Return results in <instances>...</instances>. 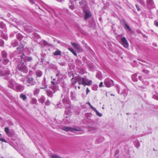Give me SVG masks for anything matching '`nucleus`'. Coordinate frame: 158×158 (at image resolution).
<instances>
[{
    "label": "nucleus",
    "instance_id": "423d86ee",
    "mask_svg": "<svg viewBox=\"0 0 158 158\" xmlns=\"http://www.w3.org/2000/svg\"><path fill=\"white\" fill-rule=\"evenodd\" d=\"M0 76H9L8 77H9L10 76V72L9 70H6L4 72L0 71Z\"/></svg>",
    "mask_w": 158,
    "mask_h": 158
},
{
    "label": "nucleus",
    "instance_id": "9b49d317",
    "mask_svg": "<svg viewBox=\"0 0 158 158\" xmlns=\"http://www.w3.org/2000/svg\"><path fill=\"white\" fill-rule=\"evenodd\" d=\"M24 89V87L22 85H17L16 88L15 89L17 92H21L22 91H23Z\"/></svg>",
    "mask_w": 158,
    "mask_h": 158
},
{
    "label": "nucleus",
    "instance_id": "69168bd1",
    "mask_svg": "<svg viewBox=\"0 0 158 158\" xmlns=\"http://www.w3.org/2000/svg\"><path fill=\"white\" fill-rule=\"evenodd\" d=\"M78 88L79 89H80V86H78Z\"/></svg>",
    "mask_w": 158,
    "mask_h": 158
},
{
    "label": "nucleus",
    "instance_id": "de8ad7c7",
    "mask_svg": "<svg viewBox=\"0 0 158 158\" xmlns=\"http://www.w3.org/2000/svg\"><path fill=\"white\" fill-rule=\"evenodd\" d=\"M143 72L146 73L148 74L149 73V71L147 70H143Z\"/></svg>",
    "mask_w": 158,
    "mask_h": 158
},
{
    "label": "nucleus",
    "instance_id": "f3484780",
    "mask_svg": "<svg viewBox=\"0 0 158 158\" xmlns=\"http://www.w3.org/2000/svg\"><path fill=\"white\" fill-rule=\"evenodd\" d=\"M35 73L37 77H40L42 75V73L41 71L38 70L35 72Z\"/></svg>",
    "mask_w": 158,
    "mask_h": 158
},
{
    "label": "nucleus",
    "instance_id": "c03bdc74",
    "mask_svg": "<svg viewBox=\"0 0 158 158\" xmlns=\"http://www.w3.org/2000/svg\"><path fill=\"white\" fill-rule=\"evenodd\" d=\"M0 42L1 43V44H0V45L1 46H3L4 45V43L3 41V40H1Z\"/></svg>",
    "mask_w": 158,
    "mask_h": 158
},
{
    "label": "nucleus",
    "instance_id": "c85d7f7f",
    "mask_svg": "<svg viewBox=\"0 0 158 158\" xmlns=\"http://www.w3.org/2000/svg\"><path fill=\"white\" fill-rule=\"evenodd\" d=\"M47 95L50 97H52V93L51 91H47Z\"/></svg>",
    "mask_w": 158,
    "mask_h": 158
},
{
    "label": "nucleus",
    "instance_id": "a878e982",
    "mask_svg": "<svg viewBox=\"0 0 158 158\" xmlns=\"http://www.w3.org/2000/svg\"><path fill=\"white\" fill-rule=\"evenodd\" d=\"M102 76L101 73L99 72H98L96 75V77L100 79L101 78Z\"/></svg>",
    "mask_w": 158,
    "mask_h": 158
},
{
    "label": "nucleus",
    "instance_id": "f257e3e1",
    "mask_svg": "<svg viewBox=\"0 0 158 158\" xmlns=\"http://www.w3.org/2000/svg\"><path fill=\"white\" fill-rule=\"evenodd\" d=\"M23 64V62L22 61L21 62L20 64H19L18 69L21 71L26 73L28 71V70L26 67Z\"/></svg>",
    "mask_w": 158,
    "mask_h": 158
},
{
    "label": "nucleus",
    "instance_id": "3c124183",
    "mask_svg": "<svg viewBox=\"0 0 158 158\" xmlns=\"http://www.w3.org/2000/svg\"><path fill=\"white\" fill-rule=\"evenodd\" d=\"M99 86L100 87H102V86H103V82H101L100 83L99 85Z\"/></svg>",
    "mask_w": 158,
    "mask_h": 158
},
{
    "label": "nucleus",
    "instance_id": "dca6fc26",
    "mask_svg": "<svg viewBox=\"0 0 158 158\" xmlns=\"http://www.w3.org/2000/svg\"><path fill=\"white\" fill-rule=\"evenodd\" d=\"M1 55L3 58H6L7 57V53L5 51L1 52Z\"/></svg>",
    "mask_w": 158,
    "mask_h": 158
},
{
    "label": "nucleus",
    "instance_id": "37998d69",
    "mask_svg": "<svg viewBox=\"0 0 158 158\" xmlns=\"http://www.w3.org/2000/svg\"><path fill=\"white\" fill-rule=\"evenodd\" d=\"M29 2L31 3V4H33L35 3L34 1L35 0H29Z\"/></svg>",
    "mask_w": 158,
    "mask_h": 158
},
{
    "label": "nucleus",
    "instance_id": "cd10ccee",
    "mask_svg": "<svg viewBox=\"0 0 158 158\" xmlns=\"http://www.w3.org/2000/svg\"><path fill=\"white\" fill-rule=\"evenodd\" d=\"M71 94V97L72 98V99L73 100H75L76 98V97H75V94L73 93V91H71L70 93Z\"/></svg>",
    "mask_w": 158,
    "mask_h": 158
},
{
    "label": "nucleus",
    "instance_id": "aec40b11",
    "mask_svg": "<svg viewBox=\"0 0 158 158\" xmlns=\"http://www.w3.org/2000/svg\"><path fill=\"white\" fill-rule=\"evenodd\" d=\"M61 52L58 50L53 52V54L54 55H61Z\"/></svg>",
    "mask_w": 158,
    "mask_h": 158
},
{
    "label": "nucleus",
    "instance_id": "9d476101",
    "mask_svg": "<svg viewBox=\"0 0 158 158\" xmlns=\"http://www.w3.org/2000/svg\"><path fill=\"white\" fill-rule=\"evenodd\" d=\"M21 59H22V60H23L24 62H25L26 60L30 61L32 59L31 57L27 56L24 55H23L21 56Z\"/></svg>",
    "mask_w": 158,
    "mask_h": 158
},
{
    "label": "nucleus",
    "instance_id": "4c0bfd02",
    "mask_svg": "<svg viewBox=\"0 0 158 158\" xmlns=\"http://www.w3.org/2000/svg\"><path fill=\"white\" fill-rule=\"evenodd\" d=\"M5 131L6 132V134H7L9 132V129L7 127H6L5 128Z\"/></svg>",
    "mask_w": 158,
    "mask_h": 158
},
{
    "label": "nucleus",
    "instance_id": "1a4fd4ad",
    "mask_svg": "<svg viewBox=\"0 0 158 158\" xmlns=\"http://www.w3.org/2000/svg\"><path fill=\"white\" fill-rule=\"evenodd\" d=\"M62 130H63L67 131H71L73 132L74 131H78V130L76 129L71 128L69 127H64L62 128Z\"/></svg>",
    "mask_w": 158,
    "mask_h": 158
},
{
    "label": "nucleus",
    "instance_id": "8fccbe9b",
    "mask_svg": "<svg viewBox=\"0 0 158 158\" xmlns=\"http://www.w3.org/2000/svg\"><path fill=\"white\" fill-rule=\"evenodd\" d=\"M135 6L136 7V8L137 9L138 11H140V9L139 7V6L137 5H135Z\"/></svg>",
    "mask_w": 158,
    "mask_h": 158
},
{
    "label": "nucleus",
    "instance_id": "a19ab883",
    "mask_svg": "<svg viewBox=\"0 0 158 158\" xmlns=\"http://www.w3.org/2000/svg\"><path fill=\"white\" fill-rule=\"evenodd\" d=\"M40 91V90L38 89H35V90L34 91V94H37L39 93Z\"/></svg>",
    "mask_w": 158,
    "mask_h": 158
},
{
    "label": "nucleus",
    "instance_id": "412c9836",
    "mask_svg": "<svg viewBox=\"0 0 158 158\" xmlns=\"http://www.w3.org/2000/svg\"><path fill=\"white\" fill-rule=\"evenodd\" d=\"M45 100V98L44 97L42 96L39 100V101L41 103H43Z\"/></svg>",
    "mask_w": 158,
    "mask_h": 158
},
{
    "label": "nucleus",
    "instance_id": "72a5a7b5",
    "mask_svg": "<svg viewBox=\"0 0 158 158\" xmlns=\"http://www.w3.org/2000/svg\"><path fill=\"white\" fill-rule=\"evenodd\" d=\"M31 103L32 104H35L37 102V100L36 99L33 98L31 99Z\"/></svg>",
    "mask_w": 158,
    "mask_h": 158
},
{
    "label": "nucleus",
    "instance_id": "bf43d9fd",
    "mask_svg": "<svg viewBox=\"0 0 158 158\" xmlns=\"http://www.w3.org/2000/svg\"><path fill=\"white\" fill-rule=\"evenodd\" d=\"M17 43H16V44H15V45H13V46H16V45H17Z\"/></svg>",
    "mask_w": 158,
    "mask_h": 158
},
{
    "label": "nucleus",
    "instance_id": "5701e85b",
    "mask_svg": "<svg viewBox=\"0 0 158 158\" xmlns=\"http://www.w3.org/2000/svg\"><path fill=\"white\" fill-rule=\"evenodd\" d=\"M71 81L72 82V85H74L77 82V81L75 79V77L74 78H72L71 79Z\"/></svg>",
    "mask_w": 158,
    "mask_h": 158
},
{
    "label": "nucleus",
    "instance_id": "6ab92c4d",
    "mask_svg": "<svg viewBox=\"0 0 158 158\" xmlns=\"http://www.w3.org/2000/svg\"><path fill=\"white\" fill-rule=\"evenodd\" d=\"M84 85H92V81L90 80H89L87 79V81H85V83L84 84Z\"/></svg>",
    "mask_w": 158,
    "mask_h": 158
},
{
    "label": "nucleus",
    "instance_id": "4be33fe9",
    "mask_svg": "<svg viewBox=\"0 0 158 158\" xmlns=\"http://www.w3.org/2000/svg\"><path fill=\"white\" fill-rule=\"evenodd\" d=\"M132 79L134 81H137V75L136 74L133 75L131 77Z\"/></svg>",
    "mask_w": 158,
    "mask_h": 158
},
{
    "label": "nucleus",
    "instance_id": "603ef678",
    "mask_svg": "<svg viewBox=\"0 0 158 158\" xmlns=\"http://www.w3.org/2000/svg\"><path fill=\"white\" fill-rule=\"evenodd\" d=\"M69 8L72 10H73L74 8V7L73 5H71L69 6Z\"/></svg>",
    "mask_w": 158,
    "mask_h": 158
},
{
    "label": "nucleus",
    "instance_id": "79ce46f5",
    "mask_svg": "<svg viewBox=\"0 0 158 158\" xmlns=\"http://www.w3.org/2000/svg\"><path fill=\"white\" fill-rule=\"evenodd\" d=\"M88 104H89V105L90 106V108H91L92 109L94 110L95 109V108H94V107L93 106H92V105H91L90 103L89 102V103H88Z\"/></svg>",
    "mask_w": 158,
    "mask_h": 158
},
{
    "label": "nucleus",
    "instance_id": "864d4df0",
    "mask_svg": "<svg viewBox=\"0 0 158 158\" xmlns=\"http://www.w3.org/2000/svg\"><path fill=\"white\" fill-rule=\"evenodd\" d=\"M90 92L88 88H87L86 89V94H87L88 93H89Z\"/></svg>",
    "mask_w": 158,
    "mask_h": 158
},
{
    "label": "nucleus",
    "instance_id": "680f3d73",
    "mask_svg": "<svg viewBox=\"0 0 158 158\" xmlns=\"http://www.w3.org/2000/svg\"><path fill=\"white\" fill-rule=\"evenodd\" d=\"M52 10L53 12L54 13H55V11L53 9H52Z\"/></svg>",
    "mask_w": 158,
    "mask_h": 158
},
{
    "label": "nucleus",
    "instance_id": "c9c22d12",
    "mask_svg": "<svg viewBox=\"0 0 158 158\" xmlns=\"http://www.w3.org/2000/svg\"><path fill=\"white\" fill-rule=\"evenodd\" d=\"M14 132L12 131H10L7 134L9 136H11L13 135Z\"/></svg>",
    "mask_w": 158,
    "mask_h": 158
},
{
    "label": "nucleus",
    "instance_id": "09e8293b",
    "mask_svg": "<svg viewBox=\"0 0 158 158\" xmlns=\"http://www.w3.org/2000/svg\"><path fill=\"white\" fill-rule=\"evenodd\" d=\"M45 104L46 105H49L50 104V102H49V100H48L45 103Z\"/></svg>",
    "mask_w": 158,
    "mask_h": 158
},
{
    "label": "nucleus",
    "instance_id": "7ed1b4c3",
    "mask_svg": "<svg viewBox=\"0 0 158 158\" xmlns=\"http://www.w3.org/2000/svg\"><path fill=\"white\" fill-rule=\"evenodd\" d=\"M26 81L27 83L30 85H33L35 84V82L33 78L31 76H27L26 78Z\"/></svg>",
    "mask_w": 158,
    "mask_h": 158
},
{
    "label": "nucleus",
    "instance_id": "f03ea898",
    "mask_svg": "<svg viewBox=\"0 0 158 158\" xmlns=\"http://www.w3.org/2000/svg\"><path fill=\"white\" fill-rule=\"evenodd\" d=\"M75 79L78 82L79 84L84 85L85 81H87V79L82 78L80 77H75Z\"/></svg>",
    "mask_w": 158,
    "mask_h": 158
},
{
    "label": "nucleus",
    "instance_id": "49530a36",
    "mask_svg": "<svg viewBox=\"0 0 158 158\" xmlns=\"http://www.w3.org/2000/svg\"><path fill=\"white\" fill-rule=\"evenodd\" d=\"M154 24L156 26L158 27V22L156 20L155 21Z\"/></svg>",
    "mask_w": 158,
    "mask_h": 158
},
{
    "label": "nucleus",
    "instance_id": "2eb2a0df",
    "mask_svg": "<svg viewBox=\"0 0 158 158\" xmlns=\"http://www.w3.org/2000/svg\"><path fill=\"white\" fill-rule=\"evenodd\" d=\"M42 85L43 86V87H41L40 88L41 89H43L47 88V85H46V78L45 77H44L43 79L42 83Z\"/></svg>",
    "mask_w": 158,
    "mask_h": 158
},
{
    "label": "nucleus",
    "instance_id": "774afa93",
    "mask_svg": "<svg viewBox=\"0 0 158 158\" xmlns=\"http://www.w3.org/2000/svg\"><path fill=\"white\" fill-rule=\"evenodd\" d=\"M116 152L117 154H118V153L117 151H116Z\"/></svg>",
    "mask_w": 158,
    "mask_h": 158
},
{
    "label": "nucleus",
    "instance_id": "f8f14e48",
    "mask_svg": "<svg viewBox=\"0 0 158 158\" xmlns=\"http://www.w3.org/2000/svg\"><path fill=\"white\" fill-rule=\"evenodd\" d=\"M83 11L85 13L84 19L85 20H86L91 16V14L88 10H83Z\"/></svg>",
    "mask_w": 158,
    "mask_h": 158
},
{
    "label": "nucleus",
    "instance_id": "338daca9",
    "mask_svg": "<svg viewBox=\"0 0 158 158\" xmlns=\"http://www.w3.org/2000/svg\"><path fill=\"white\" fill-rule=\"evenodd\" d=\"M4 39H7V37L6 36L5 37V38H4Z\"/></svg>",
    "mask_w": 158,
    "mask_h": 158
},
{
    "label": "nucleus",
    "instance_id": "4468645a",
    "mask_svg": "<svg viewBox=\"0 0 158 158\" xmlns=\"http://www.w3.org/2000/svg\"><path fill=\"white\" fill-rule=\"evenodd\" d=\"M15 82L14 81H10L9 82V84L8 85V86L10 88L13 89H15L14 88V86H15Z\"/></svg>",
    "mask_w": 158,
    "mask_h": 158
},
{
    "label": "nucleus",
    "instance_id": "5fc2aeb1",
    "mask_svg": "<svg viewBox=\"0 0 158 158\" xmlns=\"http://www.w3.org/2000/svg\"><path fill=\"white\" fill-rule=\"evenodd\" d=\"M142 76H139V79L140 81H143V79H142Z\"/></svg>",
    "mask_w": 158,
    "mask_h": 158
},
{
    "label": "nucleus",
    "instance_id": "e2e57ef3",
    "mask_svg": "<svg viewBox=\"0 0 158 158\" xmlns=\"http://www.w3.org/2000/svg\"><path fill=\"white\" fill-rule=\"evenodd\" d=\"M77 0H73V2H75V3H76V1H77Z\"/></svg>",
    "mask_w": 158,
    "mask_h": 158
},
{
    "label": "nucleus",
    "instance_id": "b1692460",
    "mask_svg": "<svg viewBox=\"0 0 158 158\" xmlns=\"http://www.w3.org/2000/svg\"><path fill=\"white\" fill-rule=\"evenodd\" d=\"M68 49L71 52H72L73 54L75 56H76L77 55V54L74 51V50L71 48H69Z\"/></svg>",
    "mask_w": 158,
    "mask_h": 158
},
{
    "label": "nucleus",
    "instance_id": "6e6552de",
    "mask_svg": "<svg viewBox=\"0 0 158 158\" xmlns=\"http://www.w3.org/2000/svg\"><path fill=\"white\" fill-rule=\"evenodd\" d=\"M121 40L123 46L126 48H128L129 45L126 38L125 37H122L121 38Z\"/></svg>",
    "mask_w": 158,
    "mask_h": 158
},
{
    "label": "nucleus",
    "instance_id": "13d9d810",
    "mask_svg": "<svg viewBox=\"0 0 158 158\" xmlns=\"http://www.w3.org/2000/svg\"><path fill=\"white\" fill-rule=\"evenodd\" d=\"M59 73L57 74L56 75V76H57V77L59 75Z\"/></svg>",
    "mask_w": 158,
    "mask_h": 158
},
{
    "label": "nucleus",
    "instance_id": "6e6d98bb",
    "mask_svg": "<svg viewBox=\"0 0 158 158\" xmlns=\"http://www.w3.org/2000/svg\"><path fill=\"white\" fill-rule=\"evenodd\" d=\"M51 83L53 84V85H55V83L54 81H52Z\"/></svg>",
    "mask_w": 158,
    "mask_h": 158
},
{
    "label": "nucleus",
    "instance_id": "ddd939ff",
    "mask_svg": "<svg viewBox=\"0 0 158 158\" xmlns=\"http://www.w3.org/2000/svg\"><path fill=\"white\" fill-rule=\"evenodd\" d=\"M88 130L89 131L92 133L95 132L98 130V128L94 126H89L88 127Z\"/></svg>",
    "mask_w": 158,
    "mask_h": 158
},
{
    "label": "nucleus",
    "instance_id": "c756f323",
    "mask_svg": "<svg viewBox=\"0 0 158 158\" xmlns=\"http://www.w3.org/2000/svg\"><path fill=\"white\" fill-rule=\"evenodd\" d=\"M9 60L8 59H5L3 60V63L4 64L6 65L9 62Z\"/></svg>",
    "mask_w": 158,
    "mask_h": 158
},
{
    "label": "nucleus",
    "instance_id": "473e14b6",
    "mask_svg": "<svg viewBox=\"0 0 158 158\" xmlns=\"http://www.w3.org/2000/svg\"><path fill=\"white\" fill-rule=\"evenodd\" d=\"M16 37L17 39L19 41L21 40L22 38V35L19 34H18L16 35Z\"/></svg>",
    "mask_w": 158,
    "mask_h": 158
},
{
    "label": "nucleus",
    "instance_id": "a211bd4d",
    "mask_svg": "<svg viewBox=\"0 0 158 158\" xmlns=\"http://www.w3.org/2000/svg\"><path fill=\"white\" fill-rule=\"evenodd\" d=\"M103 138H99L97 139L95 141V143L98 144L103 142Z\"/></svg>",
    "mask_w": 158,
    "mask_h": 158
},
{
    "label": "nucleus",
    "instance_id": "ea45409f",
    "mask_svg": "<svg viewBox=\"0 0 158 158\" xmlns=\"http://www.w3.org/2000/svg\"><path fill=\"white\" fill-rule=\"evenodd\" d=\"M5 25L3 23H0V27L2 29L4 27Z\"/></svg>",
    "mask_w": 158,
    "mask_h": 158
},
{
    "label": "nucleus",
    "instance_id": "393cba45",
    "mask_svg": "<svg viewBox=\"0 0 158 158\" xmlns=\"http://www.w3.org/2000/svg\"><path fill=\"white\" fill-rule=\"evenodd\" d=\"M50 157L52 158H62V157L55 154H52L50 155Z\"/></svg>",
    "mask_w": 158,
    "mask_h": 158
},
{
    "label": "nucleus",
    "instance_id": "20e7f679",
    "mask_svg": "<svg viewBox=\"0 0 158 158\" xmlns=\"http://www.w3.org/2000/svg\"><path fill=\"white\" fill-rule=\"evenodd\" d=\"M113 81L111 80L106 79L105 80L104 83L106 87H110L114 85Z\"/></svg>",
    "mask_w": 158,
    "mask_h": 158
},
{
    "label": "nucleus",
    "instance_id": "58836bf2",
    "mask_svg": "<svg viewBox=\"0 0 158 158\" xmlns=\"http://www.w3.org/2000/svg\"><path fill=\"white\" fill-rule=\"evenodd\" d=\"M23 46H20L18 48H17V49L18 51H21L23 49Z\"/></svg>",
    "mask_w": 158,
    "mask_h": 158
},
{
    "label": "nucleus",
    "instance_id": "4d7b16f0",
    "mask_svg": "<svg viewBox=\"0 0 158 158\" xmlns=\"http://www.w3.org/2000/svg\"><path fill=\"white\" fill-rule=\"evenodd\" d=\"M56 1H57L59 2H61L62 1H63V0H56Z\"/></svg>",
    "mask_w": 158,
    "mask_h": 158
},
{
    "label": "nucleus",
    "instance_id": "f704fd0d",
    "mask_svg": "<svg viewBox=\"0 0 158 158\" xmlns=\"http://www.w3.org/2000/svg\"><path fill=\"white\" fill-rule=\"evenodd\" d=\"M125 28L127 29L129 31H131V28H130L129 26L126 24V23L125 24Z\"/></svg>",
    "mask_w": 158,
    "mask_h": 158
},
{
    "label": "nucleus",
    "instance_id": "e433bc0d",
    "mask_svg": "<svg viewBox=\"0 0 158 158\" xmlns=\"http://www.w3.org/2000/svg\"><path fill=\"white\" fill-rule=\"evenodd\" d=\"M141 4L143 5H145V3L143 0H137Z\"/></svg>",
    "mask_w": 158,
    "mask_h": 158
},
{
    "label": "nucleus",
    "instance_id": "0eeeda50",
    "mask_svg": "<svg viewBox=\"0 0 158 158\" xmlns=\"http://www.w3.org/2000/svg\"><path fill=\"white\" fill-rule=\"evenodd\" d=\"M147 6L148 7L150 8H153L155 7V5L152 0H147Z\"/></svg>",
    "mask_w": 158,
    "mask_h": 158
},
{
    "label": "nucleus",
    "instance_id": "bb28decb",
    "mask_svg": "<svg viewBox=\"0 0 158 158\" xmlns=\"http://www.w3.org/2000/svg\"><path fill=\"white\" fill-rule=\"evenodd\" d=\"M20 97L22 98L23 100H25L27 99V97L25 95L21 94H20Z\"/></svg>",
    "mask_w": 158,
    "mask_h": 158
},
{
    "label": "nucleus",
    "instance_id": "2f4dec72",
    "mask_svg": "<svg viewBox=\"0 0 158 158\" xmlns=\"http://www.w3.org/2000/svg\"><path fill=\"white\" fill-rule=\"evenodd\" d=\"M96 113V114H97V115L99 116V117H101L102 116V114L100 113L97 110H96V109H95L94 110Z\"/></svg>",
    "mask_w": 158,
    "mask_h": 158
},
{
    "label": "nucleus",
    "instance_id": "39448f33",
    "mask_svg": "<svg viewBox=\"0 0 158 158\" xmlns=\"http://www.w3.org/2000/svg\"><path fill=\"white\" fill-rule=\"evenodd\" d=\"M71 44L75 49L77 50L79 52H83V50L82 49L79 44H77L74 42H71Z\"/></svg>",
    "mask_w": 158,
    "mask_h": 158
},
{
    "label": "nucleus",
    "instance_id": "a18cd8bd",
    "mask_svg": "<svg viewBox=\"0 0 158 158\" xmlns=\"http://www.w3.org/2000/svg\"><path fill=\"white\" fill-rule=\"evenodd\" d=\"M0 141L6 142V140L2 138H0Z\"/></svg>",
    "mask_w": 158,
    "mask_h": 158
},
{
    "label": "nucleus",
    "instance_id": "7c9ffc66",
    "mask_svg": "<svg viewBox=\"0 0 158 158\" xmlns=\"http://www.w3.org/2000/svg\"><path fill=\"white\" fill-rule=\"evenodd\" d=\"M79 4L81 6L82 8H84V6L83 5L84 4L85 6L86 5L85 4V2L83 0L79 2Z\"/></svg>",
    "mask_w": 158,
    "mask_h": 158
},
{
    "label": "nucleus",
    "instance_id": "0e129e2a",
    "mask_svg": "<svg viewBox=\"0 0 158 158\" xmlns=\"http://www.w3.org/2000/svg\"><path fill=\"white\" fill-rule=\"evenodd\" d=\"M116 155L117 154L116 153L115 154V156L117 157H118V156H116Z\"/></svg>",
    "mask_w": 158,
    "mask_h": 158
},
{
    "label": "nucleus",
    "instance_id": "052dcab7",
    "mask_svg": "<svg viewBox=\"0 0 158 158\" xmlns=\"http://www.w3.org/2000/svg\"><path fill=\"white\" fill-rule=\"evenodd\" d=\"M52 89L54 90H55V88L53 87H52Z\"/></svg>",
    "mask_w": 158,
    "mask_h": 158
}]
</instances>
